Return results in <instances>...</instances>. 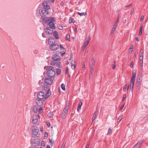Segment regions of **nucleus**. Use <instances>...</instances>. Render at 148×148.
I'll return each mask as SVG.
<instances>
[{"mask_svg":"<svg viewBox=\"0 0 148 148\" xmlns=\"http://www.w3.org/2000/svg\"><path fill=\"white\" fill-rule=\"evenodd\" d=\"M31 129L32 131V136L33 137H40V133L38 127L35 126H33L31 127Z\"/></svg>","mask_w":148,"mask_h":148,"instance_id":"obj_1","label":"nucleus"},{"mask_svg":"<svg viewBox=\"0 0 148 148\" xmlns=\"http://www.w3.org/2000/svg\"><path fill=\"white\" fill-rule=\"evenodd\" d=\"M56 20L54 18L51 17H47V25H49L52 29H56L54 22Z\"/></svg>","mask_w":148,"mask_h":148,"instance_id":"obj_2","label":"nucleus"},{"mask_svg":"<svg viewBox=\"0 0 148 148\" xmlns=\"http://www.w3.org/2000/svg\"><path fill=\"white\" fill-rule=\"evenodd\" d=\"M54 68L52 66H49L47 67V76L48 77H54L56 75L54 71Z\"/></svg>","mask_w":148,"mask_h":148,"instance_id":"obj_3","label":"nucleus"},{"mask_svg":"<svg viewBox=\"0 0 148 148\" xmlns=\"http://www.w3.org/2000/svg\"><path fill=\"white\" fill-rule=\"evenodd\" d=\"M37 98L36 99L37 101H42V100H45L46 99V93L44 94V92L42 91H40L38 92L37 95Z\"/></svg>","mask_w":148,"mask_h":148,"instance_id":"obj_4","label":"nucleus"},{"mask_svg":"<svg viewBox=\"0 0 148 148\" xmlns=\"http://www.w3.org/2000/svg\"><path fill=\"white\" fill-rule=\"evenodd\" d=\"M41 16L42 18L41 20L43 23L46 24V7H44L41 10Z\"/></svg>","mask_w":148,"mask_h":148,"instance_id":"obj_5","label":"nucleus"},{"mask_svg":"<svg viewBox=\"0 0 148 148\" xmlns=\"http://www.w3.org/2000/svg\"><path fill=\"white\" fill-rule=\"evenodd\" d=\"M31 144L33 146H38L40 143L39 138H36L31 140Z\"/></svg>","mask_w":148,"mask_h":148,"instance_id":"obj_6","label":"nucleus"},{"mask_svg":"<svg viewBox=\"0 0 148 148\" xmlns=\"http://www.w3.org/2000/svg\"><path fill=\"white\" fill-rule=\"evenodd\" d=\"M46 83V77L44 76V78H42L41 80H40L39 82V84L42 86L45 90L46 88V86L45 84Z\"/></svg>","mask_w":148,"mask_h":148,"instance_id":"obj_7","label":"nucleus"},{"mask_svg":"<svg viewBox=\"0 0 148 148\" xmlns=\"http://www.w3.org/2000/svg\"><path fill=\"white\" fill-rule=\"evenodd\" d=\"M47 78V89L49 87L47 85H51L52 83L53 80L54 79V77H49Z\"/></svg>","mask_w":148,"mask_h":148,"instance_id":"obj_8","label":"nucleus"},{"mask_svg":"<svg viewBox=\"0 0 148 148\" xmlns=\"http://www.w3.org/2000/svg\"><path fill=\"white\" fill-rule=\"evenodd\" d=\"M59 48V45L58 44H54L49 46L50 49L52 50H55Z\"/></svg>","mask_w":148,"mask_h":148,"instance_id":"obj_9","label":"nucleus"},{"mask_svg":"<svg viewBox=\"0 0 148 148\" xmlns=\"http://www.w3.org/2000/svg\"><path fill=\"white\" fill-rule=\"evenodd\" d=\"M119 21V16H118L117 17V19L115 23V24H114V25L113 26V27L112 28V31H111V34H113L114 33V31H115V29L118 23V22Z\"/></svg>","mask_w":148,"mask_h":148,"instance_id":"obj_10","label":"nucleus"},{"mask_svg":"<svg viewBox=\"0 0 148 148\" xmlns=\"http://www.w3.org/2000/svg\"><path fill=\"white\" fill-rule=\"evenodd\" d=\"M48 41V44L51 45L55 44L56 42L55 39L52 37L49 38Z\"/></svg>","mask_w":148,"mask_h":148,"instance_id":"obj_11","label":"nucleus"},{"mask_svg":"<svg viewBox=\"0 0 148 148\" xmlns=\"http://www.w3.org/2000/svg\"><path fill=\"white\" fill-rule=\"evenodd\" d=\"M38 121V117L36 115L34 114L32 116V123L35 124L37 123Z\"/></svg>","mask_w":148,"mask_h":148,"instance_id":"obj_12","label":"nucleus"},{"mask_svg":"<svg viewBox=\"0 0 148 148\" xmlns=\"http://www.w3.org/2000/svg\"><path fill=\"white\" fill-rule=\"evenodd\" d=\"M52 59L54 61H58L60 60L61 58L59 56L54 55L53 56Z\"/></svg>","mask_w":148,"mask_h":148,"instance_id":"obj_13","label":"nucleus"},{"mask_svg":"<svg viewBox=\"0 0 148 148\" xmlns=\"http://www.w3.org/2000/svg\"><path fill=\"white\" fill-rule=\"evenodd\" d=\"M42 5H39V6L38 7L36 11V14L38 16H41V14L40 13V10H41V7L40 6H41Z\"/></svg>","mask_w":148,"mask_h":148,"instance_id":"obj_14","label":"nucleus"},{"mask_svg":"<svg viewBox=\"0 0 148 148\" xmlns=\"http://www.w3.org/2000/svg\"><path fill=\"white\" fill-rule=\"evenodd\" d=\"M95 59L94 58H92L91 60V62L90 64V69H94L95 66Z\"/></svg>","mask_w":148,"mask_h":148,"instance_id":"obj_15","label":"nucleus"},{"mask_svg":"<svg viewBox=\"0 0 148 148\" xmlns=\"http://www.w3.org/2000/svg\"><path fill=\"white\" fill-rule=\"evenodd\" d=\"M52 29L49 27H47V34H51L53 32V29Z\"/></svg>","mask_w":148,"mask_h":148,"instance_id":"obj_16","label":"nucleus"},{"mask_svg":"<svg viewBox=\"0 0 148 148\" xmlns=\"http://www.w3.org/2000/svg\"><path fill=\"white\" fill-rule=\"evenodd\" d=\"M141 86V83L136 82V90L138 91L139 90Z\"/></svg>","mask_w":148,"mask_h":148,"instance_id":"obj_17","label":"nucleus"},{"mask_svg":"<svg viewBox=\"0 0 148 148\" xmlns=\"http://www.w3.org/2000/svg\"><path fill=\"white\" fill-rule=\"evenodd\" d=\"M90 36H89V38H88V39H87L86 40V41H85L83 44V46H85L86 47V46L88 45V44L89 43L90 40V39L89 38Z\"/></svg>","mask_w":148,"mask_h":148,"instance_id":"obj_18","label":"nucleus"},{"mask_svg":"<svg viewBox=\"0 0 148 148\" xmlns=\"http://www.w3.org/2000/svg\"><path fill=\"white\" fill-rule=\"evenodd\" d=\"M53 36L56 39H58L59 38V34L58 32L56 31H55L53 34Z\"/></svg>","mask_w":148,"mask_h":148,"instance_id":"obj_19","label":"nucleus"},{"mask_svg":"<svg viewBox=\"0 0 148 148\" xmlns=\"http://www.w3.org/2000/svg\"><path fill=\"white\" fill-rule=\"evenodd\" d=\"M51 92L50 91V88L48 89L47 92V99L49 97H50L51 95Z\"/></svg>","mask_w":148,"mask_h":148,"instance_id":"obj_20","label":"nucleus"},{"mask_svg":"<svg viewBox=\"0 0 148 148\" xmlns=\"http://www.w3.org/2000/svg\"><path fill=\"white\" fill-rule=\"evenodd\" d=\"M45 101V100H42V101H36V103L38 106H40L43 104V102Z\"/></svg>","mask_w":148,"mask_h":148,"instance_id":"obj_21","label":"nucleus"},{"mask_svg":"<svg viewBox=\"0 0 148 148\" xmlns=\"http://www.w3.org/2000/svg\"><path fill=\"white\" fill-rule=\"evenodd\" d=\"M38 108L36 106H34L33 108V111L35 113H36L38 112Z\"/></svg>","mask_w":148,"mask_h":148,"instance_id":"obj_22","label":"nucleus"},{"mask_svg":"<svg viewBox=\"0 0 148 148\" xmlns=\"http://www.w3.org/2000/svg\"><path fill=\"white\" fill-rule=\"evenodd\" d=\"M135 78L132 77L131 78L130 84V85H132L134 86V84L135 82Z\"/></svg>","mask_w":148,"mask_h":148,"instance_id":"obj_23","label":"nucleus"},{"mask_svg":"<svg viewBox=\"0 0 148 148\" xmlns=\"http://www.w3.org/2000/svg\"><path fill=\"white\" fill-rule=\"evenodd\" d=\"M82 105V102L80 101L78 105V106L77 108V111L79 110L81 108V107Z\"/></svg>","mask_w":148,"mask_h":148,"instance_id":"obj_24","label":"nucleus"},{"mask_svg":"<svg viewBox=\"0 0 148 148\" xmlns=\"http://www.w3.org/2000/svg\"><path fill=\"white\" fill-rule=\"evenodd\" d=\"M99 112L97 111V110H96L95 113H94V115L92 117V121H93L95 120V117L96 116V115H97V114H98Z\"/></svg>","mask_w":148,"mask_h":148,"instance_id":"obj_25","label":"nucleus"},{"mask_svg":"<svg viewBox=\"0 0 148 148\" xmlns=\"http://www.w3.org/2000/svg\"><path fill=\"white\" fill-rule=\"evenodd\" d=\"M140 57H143V51L142 49H141L140 50Z\"/></svg>","mask_w":148,"mask_h":148,"instance_id":"obj_26","label":"nucleus"},{"mask_svg":"<svg viewBox=\"0 0 148 148\" xmlns=\"http://www.w3.org/2000/svg\"><path fill=\"white\" fill-rule=\"evenodd\" d=\"M77 14L81 16H82L83 15L85 16L87 14V12H86L85 13L84 12L80 13L79 12H77Z\"/></svg>","mask_w":148,"mask_h":148,"instance_id":"obj_27","label":"nucleus"},{"mask_svg":"<svg viewBox=\"0 0 148 148\" xmlns=\"http://www.w3.org/2000/svg\"><path fill=\"white\" fill-rule=\"evenodd\" d=\"M75 22V21L73 18L72 17H70L69 20V23H74Z\"/></svg>","mask_w":148,"mask_h":148,"instance_id":"obj_28","label":"nucleus"},{"mask_svg":"<svg viewBox=\"0 0 148 148\" xmlns=\"http://www.w3.org/2000/svg\"><path fill=\"white\" fill-rule=\"evenodd\" d=\"M141 75L139 74L137 80V82H139V83H141V81L142 79H141Z\"/></svg>","mask_w":148,"mask_h":148,"instance_id":"obj_29","label":"nucleus"},{"mask_svg":"<svg viewBox=\"0 0 148 148\" xmlns=\"http://www.w3.org/2000/svg\"><path fill=\"white\" fill-rule=\"evenodd\" d=\"M68 112V110H65V109H64L62 113V115L64 116H66L67 112Z\"/></svg>","mask_w":148,"mask_h":148,"instance_id":"obj_30","label":"nucleus"},{"mask_svg":"<svg viewBox=\"0 0 148 148\" xmlns=\"http://www.w3.org/2000/svg\"><path fill=\"white\" fill-rule=\"evenodd\" d=\"M46 28L45 29V32H43L42 34V36L44 38H46Z\"/></svg>","mask_w":148,"mask_h":148,"instance_id":"obj_31","label":"nucleus"},{"mask_svg":"<svg viewBox=\"0 0 148 148\" xmlns=\"http://www.w3.org/2000/svg\"><path fill=\"white\" fill-rule=\"evenodd\" d=\"M53 115V114L52 112H50L48 113L47 116L49 118H51Z\"/></svg>","mask_w":148,"mask_h":148,"instance_id":"obj_32","label":"nucleus"},{"mask_svg":"<svg viewBox=\"0 0 148 148\" xmlns=\"http://www.w3.org/2000/svg\"><path fill=\"white\" fill-rule=\"evenodd\" d=\"M61 73V70L60 69H57L56 72V74L58 75H59Z\"/></svg>","mask_w":148,"mask_h":148,"instance_id":"obj_33","label":"nucleus"},{"mask_svg":"<svg viewBox=\"0 0 148 148\" xmlns=\"http://www.w3.org/2000/svg\"><path fill=\"white\" fill-rule=\"evenodd\" d=\"M61 87L62 90H65V85L63 84H62L61 85Z\"/></svg>","mask_w":148,"mask_h":148,"instance_id":"obj_34","label":"nucleus"},{"mask_svg":"<svg viewBox=\"0 0 148 148\" xmlns=\"http://www.w3.org/2000/svg\"><path fill=\"white\" fill-rule=\"evenodd\" d=\"M56 63V62L53 60L50 61V64L51 65L53 66L55 65Z\"/></svg>","mask_w":148,"mask_h":148,"instance_id":"obj_35","label":"nucleus"},{"mask_svg":"<svg viewBox=\"0 0 148 148\" xmlns=\"http://www.w3.org/2000/svg\"><path fill=\"white\" fill-rule=\"evenodd\" d=\"M123 115H121L119 117V118L117 119V122H119L122 119L123 117Z\"/></svg>","mask_w":148,"mask_h":148,"instance_id":"obj_36","label":"nucleus"},{"mask_svg":"<svg viewBox=\"0 0 148 148\" xmlns=\"http://www.w3.org/2000/svg\"><path fill=\"white\" fill-rule=\"evenodd\" d=\"M132 77L135 78L136 74V72L133 71L132 72Z\"/></svg>","mask_w":148,"mask_h":148,"instance_id":"obj_37","label":"nucleus"},{"mask_svg":"<svg viewBox=\"0 0 148 148\" xmlns=\"http://www.w3.org/2000/svg\"><path fill=\"white\" fill-rule=\"evenodd\" d=\"M93 70L94 69H90V71L89 72V76L90 77H91V75H92Z\"/></svg>","mask_w":148,"mask_h":148,"instance_id":"obj_38","label":"nucleus"},{"mask_svg":"<svg viewBox=\"0 0 148 148\" xmlns=\"http://www.w3.org/2000/svg\"><path fill=\"white\" fill-rule=\"evenodd\" d=\"M76 66L75 64L71 63V67L73 70H74L76 68Z\"/></svg>","mask_w":148,"mask_h":148,"instance_id":"obj_39","label":"nucleus"},{"mask_svg":"<svg viewBox=\"0 0 148 148\" xmlns=\"http://www.w3.org/2000/svg\"><path fill=\"white\" fill-rule=\"evenodd\" d=\"M143 68V62H140V70H142Z\"/></svg>","mask_w":148,"mask_h":148,"instance_id":"obj_40","label":"nucleus"},{"mask_svg":"<svg viewBox=\"0 0 148 148\" xmlns=\"http://www.w3.org/2000/svg\"><path fill=\"white\" fill-rule=\"evenodd\" d=\"M55 0H47V3H54Z\"/></svg>","mask_w":148,"mask_h":148,"instance_id":"obj_41","label":"nucleus"},{"mask_svg":"<svg viewBox=\"0 0 148 148\" xmlns=\"http://www.w3.org/2000/svg\"><path fill=\"white\" fill-rule=\"evenodd\" d=\"M132 47V46H130V49H129V50H130V51H129V53L130 54L132 53V52L133 50V47Z\"/></svg>","mask_w":148,"mask_h":148,"instance_id":"obj_42","label":"nucleus"},{"mask_svg":"<svg viewBox=\"0 0 148 148\" xmlns=\"http://www.w3.org/2000/svg\"><path fill=\"white\" fill-rule=\"evenodd\" d=\"M60 62H58L56 63V65H57V66H58L59 68H61H61L62 67V66H60Z\"/></svg>","mask_w":148,"mask_h":148,"instance_id":"obj_43","label":"nucleus"},{"mask_svg":"<svg viewBox=\"0 0 148 148\" xmlns=\"http://www.w3.org/2000/svg\"><path fill=\"white\" fill-rule=\"evenodd\" d=\"M126 94H124L123 95V98L122 99V101H124L125 100V99H126Z\"/></svg>","mask_w":148,"mask_h":148,"instance_id":"obj_44","label":"nucleus"},{"mask_svg":"<svg viewBox=\"0 0 148 148\" xmlns=\"http://www.w3.org/2000/svg\"><path fill=\"white\" fill-rule=\"evenodd\" d=\"M58 27L60 30H62L63 29V27L60 25H58Z\"/></svg>","mask_w":148,"mask_h":148,"instance_id":"obj_45","label":"nucleus"},{"mask_svg":"<svg viewBox=\"0 0 148 148\" xmlns=\"http://www.w3.org/2000/svg\"><path fill=\"white\" fill-rule=\"evenodd\" d=\"M130 91H131V92H132L133 91V88L134 87L133 85H130Z\"/></svg>","mask_w":148,"mask_h":148,"instance_id":"obj_46","label":"nucleus"},{"mask_svg":"<svg viewBox=\"0 0 148 148\" xmlns=\"http://www.w3.org/2000/svg\"><path fill=\"white\" fill-rule=\"evenodd\" d=\"M51 4V3H47V10L50 8V7L49 5Z\"/></svg>","mask_w":148,"mask_h":148,"instance_id":"obj_47","label":"nucleus"},{"mask_svg":"<svg viewBox=\"0 0 148 148\" xmlns=\"http://www.w3.org/2000/svg\"><path fill=\"white\" fill-rule=\"evenodd\" d=\"M42 5L44 7H46V1H44L42 3Z\"/></svg>","mask_w":148,"mask_h":148,"instance_id":"obj_48","label":"nucleus"},{"mask_svg":"<svg viewBox=\"0 0 148 148\" xmlns=\"http://www.w3.org/2000/svg\"><path fill=\"white\" fill-rule=\"evenodd\" d=\"M70 38V35L69 34H67L66 35L65 39L66 40H68Z\"/></svg>","mask_w":148,"mask_h":148,"instance_id":"obj_49","label":"nucleus"},{"mask_svg":"<svg viewBox=\"0 0 148 148\" xmlns=\"http://www.w3.org/2000/svg\"><path fill=\"white\" fill-rule=\"evenodd\" d=\"M112 132V130L110 128H109L108 129V134H110V133H111Z\"/></svg>","mask_w":148,"mask_h":148,"instance_id":"obj_50","label":"nucleus"},{"mask_svg":"<svg viewBox=\"0 0 148 148\" xmlns=\"http://www.w3.org/2000/svg\"><path fill=\"white\" fill-rule=\"evenodd\" d=\"M143 57H139V60H140V62H141L142 61L143 62Z\"/></svg>","mask_w":148,"mask_h":148,"instance_id":"obj_51","label":"nucleus"},{"mask_svg":"<svg viewBox=\"0 0 148 148\" xmlns=\"http://www.w3.org/2000/svg\"><path fill=\"white\" fill-rule=\"evenodd\" d=\"M138 144H136L134 147L133 148H138L140 147L139 145H138Z\"/></svg>","mask_w":148,"mask_h":148,"instance_id":"obj_52","label":"nucleus"},{"mask_svg":"<svg viewBox=\"0 0 148 148\" xmlns=\"http://www.w3.org/2000/svg\"><path fill=\"white\" fill-rule=\"evenodd\" d=\"M29 148H39V147L38 146H33L32 145L31 147H29Z\"/></svg>","mask_w":148,"mask_h":148,"instance_id":"obj_53","label":"nucleus"},{"mask_svg":"<svg viewBox=\"0 0 148 148\" xmlns=\"http://www.w3.org/2000/svg\"><path fill=\"white\" fill-rule=\"evenodd\" d=\"M60 49L62 50L63 49H64V47L62 45H60Z\"/></svg>","mask_w":148,"mask_h":148,"instance_id":"obj_54","label":"nucleus"},{"mask_svg":"<svg viewBox=\"0 0 148 148\" xmlns=\"http://www.w3.org/2000/svg\"><path fill=\"white\" fill-rule=\"evenodd\" d=\"M127 88V85L126 84H125L123 88V90L124 91H126V89Z\"/></svg>","mask_w":148,"mask_h":148,"instance_id":"obj_55","label":"nucleus"},{"mask_svg":"<svg viewBox=\"0 0 148 148\" xmlns=\"http://www.w3.org/2000/svg\"><path fill=\"white\" fill-rule=\"evenodd\" d=\"M140 32H143V25H142L140 26Z\"/></svg>","mask_w":148,"mask_h":148,"instance_id":"obj_56","label":"nucleus"},{"mask_svg":"<svg viewBox=\"0 0 148 148\" xmlns=\"http://www.w3.org/2000/svg\"><path fill=\"white\" fill-rule=\"evenodd\" d=\"M82 68L84 69L85 68V62H83L82 63Z\"/></svg>","mask_w":148,"mask_h":148,"instance_id":"obj_57","label":"nucleus"},{"mask_svg":"<svg viewBox=\"0 0 148 148\" xmlns=\"http://www.w3.org/2000/svg\"><path fill=\"white\" fill-rule=\"evenodd\" d=\"M42 108H40L38 110L39 112L40 113H41V112H42Z\"/></svg>","mask_w":148,"mask_h":148,"instance_id":"obj_58","label":"nucleus"},{"mask_svg":"<svg viewBox=\"0 0 148 148\" xmlns=\"http://www.w3.org/2000/svg\"><path fill=\"white\" fill-rule=\"evenodd\" d=\"M144 16H141L140 18V21H143V19H144Z\"/></svg>","mask_w":148,"mask_h":148,"instance_id":"obj_59","label":"nucleus"},{"mask_svg":"<svg viewBox=\"0 0 148 148\" xmlns=\"http://www.w3.org/2000/svg\"><path fill=\"white\" fill-rule=\"evenodd\" d=\"M69 101H67L66 103V105H65V106H68L69 107Z\"/></svg>","mask_w":148,"mask_h":148,"instance_id":"obj_60","label":"nucleus"},{"mask_svg":"<svg viewBox=\"0 0 148 148\" xmlns=\"http://www.w3.org/2000/svg\"><path fill=\"white\" fill-rule=\"evenodd\" d=\"M134 8H133L132 9L131 11L130 12V14H132L134 12Z\"/></svg>","mask_w":148,"mask_h":148,"instance_id":"obj_61","label":"nucleus"},{"mask_svg":"<svg viewBox=\"0 0 148 148\" xmlns=\"http://www.w3.org/2000/svg\"><path fill=\"white\" fill-rule=\"evenodd\" d=\"M142 143H143V142L140 141L139 142H138V143L136 144H138V145H139V146H140L141 145V144Z\"/></svg>","mask_w":148,"mask_h":148,"instance_id":"obj_62","label":"nucleus"},{"mask_svg":"<svg viewBox=\"0 0 148 148\" xmlns=\"http://www.w3.org/2000/svg\"><path fill=\"white\" fill-rule=\"evenodd\" d=\"M68 71H69V69L68 68V67L67 66L66 68V69L65 72V73L66 74H67V73L68 72Z\"/></svg>","mask_w":148,"mask_h":148,"instance_id":"obj_63","label":"nucleus"},{"mask_svg":"<svg viewBox=\"0 0 148 148\" xmlns=\"http://www.w3.org/2000/svg\"><path fill=\"white\" fill-rule=\"evenodd\" d=\"M45 145V142L44 141H42L41 142V146H44V145Z\"/></svg>","mask_w":148,"mask_h":148,"instance_id":"obj_64","label":"nucleus"}]
</instances>
